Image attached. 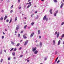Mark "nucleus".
<instances>
[{
  "mask_svg": "<svg viewBox=\"0 0 64 64\" xmlns=\"http://www.w3.org/2000/svg\"><path fill=\"white\" fill-rule=\"evenodd\" d=\"M23 37L24 39H26V38H27L26 37V36H25V35H24L23 36Z\"/></svg>",
  "mask_w": 64,
  "mask_h": 64,
  "instance_id": "nucleus-14",
  "label": "nucleus"
},
{
  "mask_svg": "<svg viewBox=\"0 0 64 64\" xmlns=\"http://www.w3.org/2000/svg\"><path fill=\"white\" fill-rule=\"evenodd\" d=\"M14 50V48H12L11 50H10V51L11 52L13 50Z\"/></svg>",
  "mask_w": 64,
  "mask_h": 64,
  "instance_id": "nucleus-27",
  "label": "nucleus"
},
{
  "mask_svg": "<svg viewBox=\"0 0 64 64\" xmlns=\"http://www.w3.org/2000/svg\"><path fill=\"white\" fill-rule=\"evenodd\" d=\"M12 12H13V10H11L10 11V13H12Z\"/></svg>",
  "mask_w": 64,
  "mask_h": 64,
  "instance_id": "nucleus-31",
  "label": "nucleus"
},
{
  "mask_svg": "<svg viewBox=\"0 0 64 64\" xmlns=\"http://www.w3.org/2000/svg\"><path fill=\"white\" fill-rule=\"evenodd\" d=\"M3 34H5V33H4V32H2Z\"/></svg>",
  "mask_w": 64,
  "mask_h": 64,
  "instance_id": "nucleus-48",
  "label": "nucleus"
},
{
  "mask_svg": "<svg viewBox=\"0 0 64 64\" xmlns=\"http://www.w3.org/2000/svg\"><path fill=\"white\" fill-rule=\"evenodd\" d=\"M18 37H20V34H18Z\"/></svg>",
  "mask_w": 64,
  "mask_h": 64,
  "instance_id": "nucleus-29",
  "label": "nucleus"
},
{
  "mask_svg": "<svg viewBox=\"0 0 64 64\" xmlns=\"http://www.w3.org/2000/svg\"><path fill=\"white\" fill-rule=\"evenodd\" d=\"M26 5L29 4L28 3H26Z\"/></svg>",
  "mask_w": 64,
  "mask_h": 64,
  "instance_id": "nucleus-57",
  "label": "nucleus"
},
{
  "mask_svg": "<svg viewBox=\"0 0 64 64\" xmlns=\"http://www.w3.org/2000/svg\"><path fill=\"white\" fill-rule=\"evenodd\" d=\"M36 46H37V47H38V46H39V45L38 44L36 45Z\"/></svg>",
  "mask_w": 64,
  "mask_h": 64,
  "instance_id": "nucleus-54",
  "label": "nucleus"
},
{
  "mask_svg": "<svg viewBox=\"0 0 64 64\" xmlns=\"http://www.w3.org/2000/svg\"><path fill=\"white\" fill-rule=\"evenodd\" d=\"M37 13V11H36L35 12V13L36 14Z\"/></svg>",
  "mask_w": 64,
  "mask_h": 64,
  "instance_id": "nucleus-53",
  "label": "nucleus"
},
{
  "mask_svg": "<svg viewBox=\"0 0 64 64\" xmlns=\"http://www.w3.org/2000/svg\"><path fill=\"white\" fill-rule=\"evenodd\" d=\"M7 18V16H6L4 18V20H6V19Z\"/></svg>",
  "mask_w": 64,
  "mask_h": 64,
  "instance_id": "nucleus-12",
  "label": "nucleus"
},
{
  "mask_svg": "<svg viewBox=\"0 0 64 64\" xmlns=\"http://www.w3.org/2000/svg\"><path fill=\"white\" fill-rule=\"evenodd\" d=\"M10 2V1L9 0H8V2Z\"/></svg>",
  "mask_w": 64,
  "mask_h": 64,
  "instance_id": "nucleus-59",
  "label": "nucleus"
},
{
  "mask_svg": "<svg viewBox=\"0 0 64 64\" xmlns=\"http://www.w3.org/2000/svg\"><path fill=\"white\" fill-rule=\"evenodd\" d=\"M46 20V21H48V18H46V15L43 18V20Z\"/></svg>",
  "mask_w": 64,
  "mask_h": 64,
  "instance_id": "nucleus-1",
  "label": "nucleus"
},
{
  "mask_svg": "<svg viewBox=\"0 0 64 64\" xmlns=\"http://www.w3.org/2000/svg\"><path fill=\"white\" fill-rule=\"evenodd\" d=\"M3 18V17H2L0 18V20H2Z\"/></svg>",
  "mask_w": 64,
  "mask_h": 64,
  "instance_id": "nucleus-26",
  "label": "nucleus"
},
{
  "mask_svg": "<svg viewBox=\"0 0 64 64\" xmlns=\"http://www.w3.org/2000/svg\"><path fill=\"white\" fill-rule=\"evenodd\" d=\"M34 33L32 32V33L30 35V37H32L33 36H34Z\"/></svg>",
  "mask_w": 64,
  "mask_h": 64,
  "instance_id": "nucleus-5",
  "label": "nucleus"
},
{
  "mask_svg": "<svg viewBox=\"0 0 64 64\" xmlns=\"http://www.w3.org/2000/svg\"><path fill=\"white\" fill-rule=\"evenodd\" d=\"M10 59H11V58H8V60H10Z\"/></svg>",
  "mask_w": 64,
  "mask_h": 64,
  "instance_id": "nucleus-35",
  "label": "nucleus"
},
{
  "mask_svg": "<svg viewBox=\"0 0 64 64\" xmlns=\"http://www.w3.org/2000/svg\"><path fill=\"white\" fill-rule=\"evenodd\" d=\"M2 51L0 52V55H1V54H2Z\"/></svg>",
  "mask_w": 64,
  "mask_h": 64,
  "instance_id": "nucleus-50",
  "label": "nucleus"
},
{
  "mask_svg": "<svg viewBox=\"0 0 64 64\" xmlns=\"http://www.w3.org/2000/svg\"><path fill=\"white\" fill-rule=\"evenodd\" d=\"M29 60H28L27 61V62H29Z\"/></svg>",
  "mask_w": 64,
  "mask_h": 64,
  "instance_id": "nucleus-58",
  "label": "nucleus"
},
{
  "mask_svg": "<svg viewBox=\"0 0 64 64\" xmlns=\"http://www.w3.org/2000/svg\"><path fill=\"white\" fill-rule=\"evenodd\" d=\"M23 31H21L20 33H23Z\"/></svg>",
  "mask_w": 64,
  "mask_h": 64,
  "instance_id": "nucleus-51",
  "label": "nucleus"
},
{
  "mask_svg": "<svg viewBox=\"0 0 64 64\" xmlns=\"http://www.w3.org/2000/svg\"><path fill=\"white\" fill-rule=\"evenodd\" d=\"M34 22H32L31 24V25H32V26H33V25H34Z\"/></svg>",
  "mask_w": 64,
  "mask_h": 64,
  "instance_id": "nucleus-20",
  "label": "nucleus"
},
{
  "mask_svg": "<svg viewBox=\"0 0 64 64\" xmlns=\"http://www.w3.org/2000/svg\"><path fill=\"white\" fill-rule=\"evenodd\" d=\"M58 11L56 10L54 14V16H55L56 17L57 16H56V14H57V13H58Z\"/></svg>",
  "mask_w": 64,
  "mask_h": 64,
  "instance_id": "nucleus-2",
  "label": "nucleus"
},
{
  "mask_svg": "<svg viewBox=\"0 0 64 64\" xmlns=\"http://www.w3.org/2000/svg\"><path fill=\"white\" fill-rule=\"evenodd\" d=\"M20 45V43H18V44L17 45H16V46L17 47H18V46H19Z\"/></svg>",
  "mask_w": 64,
  "mask_h": 64,
  "instance_id": "nucleus-15",
  "label": "nucleus"
},
{
  "mask_svg": "<svg viewBox=\"0 0 64 64\" xmlns=\"http://www.w3.org/2000/svg\"><path fill=\"white\" fill-rule=\"evenodd\" d=\"M28 40H27L25 42V43L24 44V45L25 46L27 44V43H28Z\"/></svg>",
  "mask_w": 64,
  "mask_h": 64,
  "instance_id": "nucleus-4",
  "label": "nucleus"
},
{
  "mask_svg": "<svg viewBox=\"0 0 64 64\" xmlns=\"http://www.w3.org/2000/svg\"><path fill=\"white\" fill-rule=\"evenodd\" d=\"M36 47H35L34 48H32V50L33 52H34V51H36Z\"/></svg>",
  "mask_w": 64,
  "mask_h": 64,
  "instance_id": "nucleus-3",
  "label": "nucleus"
},
{
  "mask_svg": "<svg viewBox=\"0 0 64 64\" xmlns=\"http://www.w3.org/2000/svg\"><path fill=\"white\" fill-rule=\"evenodd\" d=\"M57 32H56L54 34V35H57Z\"/></svg>",
  "mask_w": 64,
  "mask_h": 64,
  "instance_id": "nucleus-28",
  "label": "nucleus"
},
{
  "mask_svg": "<svg viewBox=\"0 0 64 64\" xmlns=\"http://www.w3.org/2000/svg\"><path fill=\"white\" fill-rule=\"evenodd\" d=\"M27 25H26L25 26H24V29H25V28H26V27H27Z\"/></svg>",
  "mask_w": 64,
  "mask_h": 64,
  "instance_id": "nucleus-25",
  "label": "nucleus"
},
{
  "mask_svg": "<svg viewBox=\"0 0 64 64\" xmlns=\"http://www.w3.org/2000/svg\"><path fill=\"white\" fill-rule=\"evenodd\" d=\"M37 41H38V40H36V41L35 42H37Z\"/></svg>",
  "mask_w": 64,
  "mask_h": 64,
  "instance_id": "nucleus-60",
  "label": "nucleus"
},
{
  "mask_svg": "<svg viewBox=\"0 0 64 64\" xmlns=\"http://www.w3.org/2000/svg\"><path fill=\"white\" fill-rule=\"evenodd\" d=\"M44 60H46L47 59V58H44Z\"/></svg>",
  "mask_w": 64,
  "mask_h": 64,
  "instance_id": "nucleus-34",
  "label": "nucleus"
},
{
  "mask_svg": "<svg viewBox=\"0 0 64 64\" xmlns=\"http://www.w3.org/2000/svg\"><path fill=\"white\" fill-rule=\"evenodd\" d=\"M17 26V27L16 28V30H18V29H19V26Z\"/></svg>",
  "mask_w": 64,
  "mask_h": 64,
  "instance_id": "nucleus-6",
  "label": "nucleus"
},
{
  "mask_svg": "<svg viewBox=\"0 0 64 64\" xmlns=\"http://www.w3.org/2000/svg\"><path fill=\"white\" fill-rule=\"evenodd\" d=\"M13 5H12L10 7V9H12V8H13Z\"/></svg>",
  "mask_w": 64,
  "mask_h": 64,
  "instance_id": "nucleus-33",
  "label": "nucleus"
},
{
  "mask_svg": "<svg viewBox=\"0 0 64 64\" xmlns=\"http://www.w3.org/2000/svg\"><path fill=\"white\" fill-rule=\"evenodd\" d=\"M16 50V48H15L14 50V51H15Z\"/></svg>",
  "mask_w": 64,
  "mask_h": 64,
  "instance_id": "nucleus-43",
  "label": "nucleus"
},
{
  "mask_svg": "<svg viewBox=\"0 0 64 64\" xmlns=\"http://www.w3.org/2000/svg\"><path fill=\"white\" fill-rule=\"evenodd\" d=\"M32 3V2H30L28 3V4H31Z\"/></svg>",
  "mask_w": 64,
  "mask_h": 64,
  "instance_id": "nucleus-39",
  "label": "nucleus"
},
{
  "mask_svg": "<svg viewBox=\"0 0 64 64\" xmlns=\"http://www.w3.org/2000/svg\"><path fill=\"white\" fill-rule=\"evenodd\" d=\"M38 18V16H37V17L35 18V19H37Z\"/></svg>",
  "mask_w": 64,
  "mask_h": 64,
  "instance_id": "nucleus-32",
  "label": "nucleus"
},
{
  "mask_svg": "<svg viewBox=\"0 0 64 64\" xmlns=\"http://www.w3.org/2000/svg\"><path fill=\"white\" fill-rule=\"evenodd\" d=\"M23 56V55H20V57H22V56Z\"/></svg>",
  "mask_w": 64,
  "mask_h": 64,
  "instance_id": "nucleus-41",
  "label": "nucleus"
},
{
  "mask_svg": "<svg viewBox=\"0 0 64 64\" xmlns=\"http://www.w3.org/2000/svg\"><path fill=\"white\" fill-rule=\"evenodd\" d=\"M15 33L16 34V33H17V32L16 31H15Z\"/></svg>",
  "mask_w": 64,
  "mask_h": 64,
  "instance_id": "nucleus-61",
  "label": "nucleus"
},
{
  "mask_svg": "<svg viewBox=\"0 0 64 64\" xmlns=\"http://www.w3.org/2000/svg\"><path fill=\"white\" fill-rule=\"evenodd\" d=\"M38 50H36L34 52V54H37L38 53Z\"/></svg>",
  "mask_w": 64,
  "mask_h": 64,
  "instance_id": "nucleus-13",
  "label": "nucleus"
},
{
  "mask_svg": "<svg viewBox=\"0 0 64 64\" xmlns=\"http://www.w3.org/2000/svg\"><path fill=\"white\" fill-rule=\"evenodd\" d=\"M64 37V34H62V35L61 36L62 38H63Z\"/></svg>",
  "mask_w": 64,
  "mask_h": 64,
  "instance_id": "nucleus-22",
  "label": "nucleus"
},
{
  "mask_svg": "<svg viewBox=\"0 0 64 64\" xmlns=\"http://www.w3.org/2000/svg\"><path fill=\"white\" fill-rule=\"evenodd\" d=\"M2 61H3V59H2L0 60L1 62H2Z\"/></svg>",
  "mask_w": 64,
  "mask_h": 64,
  "instance_id": "nucleus-38",
  "label": "nucleus"
},
{
  "mask_svg": "<svg viewBox=\"0 0 64 64\" xmlns=\"http://www.w3.org/2000/svg\"><path fill=\"white\" fill-rule=\"evenodd\" d=\"M30 1H31V0H28V2H29Z\"/></svg>",
  "mask_w": 64,
  "mask_h": 64,
  "instance_id": "nucleus-56",
  "label": "nucleus"
},
{
  "mask_svg": "<svg viewBox=\"0 0 64 64\" xmlns=\"http://www.w3.org/2000/svg\"><path fill=\"white\" fill-rule=\"evenodd\" d=\"M1 12H2V13H3V12H4V10H2L1 11Z\"/></svg>",
  "mask_w": 64,
  "mask_h": 64,
  "instance_id": "nucleus-44",
  "label": "nucleus"
},
{
  "mask_svg": "<svg viewBox=\"0 0 64 64\" xmlns=\"http://www.w3.org/2000/svg\"><path fill=\"white\" fill-rule=\"evenodd\" d=\"M17 17H16L15 18L14 21H17Z\"/></svg>",
  "mask_w": 64,
  "mask_h": 64,
  "instance_id": "nucleus-23",
  "label": "nucleus"
},
{
  "mask_svg": "<svg viewBox=\"0 0 64 64\" xmlns=\"http://www.w3.org/2000/svg\"><path fill=\"white\" fill-rule=\"evenodd\" d=\"M4 52H5V53H6V50H4Z\"/></svg>",
  "mask_w": 64,
  "mask_h": 64,
  "instance_id": "nucleus-52",
  "label": "nucleus"
},
{
  "mask_svg": "<svg viewBox=\"0 0 64 64\" xmlns=\"http://www.w3.org/2000/svg\"><path fill=\"white\" fill-rule=\"evenodd\" d=\"M22 40H20V42H22Z\"/></svg>",
  "mask_w": 64,
  "mask_h": 64,
  "instance_id": "nucleus-62",
  "label": "nucleus"
},
{
  "mask_svg": "<svg viewBox=\"0 0 64 64\" xmlns=\"http://www.w3.org/2000/svg\"><path fill=\"white\" fill-rule=\"evenodd\" d=\"M14 59H16V58L15 57H14Z\"/></svg>",
  "mask_w": 64,
  "mask_h": 64,
  "instance_id": "nucleus-55",
  "label": "nucleus"
},
{
  "mask_svg": "<svg viewBox=\"0 0 64 64\" xmlns=\"http://www.w3.org/2000/svg\"><path fill=\"white\" fill-rule=\"evenodd\" d=\"M40 34V30H39L38 31V34Z\"/></svg>",
  "mask_w": 64,
  "mask_h": 64,
  "instance_id": "nucleus-24",
  "label": "nucleus"
},
{
  "mask_svg": "<svg viewBox=\"0 0 64 64\" xmlns=\"http://www.w3.org/2000/svg\"><path fill=\"white\" fill-rule=\"evenodd\" d=\"M63 5H64V3H62L61 5L60 6V8H62V7H63Z\"/></svg>",
  "mask_w": 64,
  "mask_h": 64,
  "instance_id": "nucleus-10",
  "label": "nucleus"
},
{
  "mask_svg": "<svg viewBox=\"0 0 64 64\" xmlns=\"http://www.w3.org/2000/svg\"><path fill=\"white\" fill-rule=\"evenodd\" d=\"M59 62H60V60H58L57 62V63H59Z\"/></svg>",
  "mask_w": 64,
  "mask_h": 64,
  "instance_id": "nucleus-45",
  "label": "nucleus"
},
{
  "mask_svg": "<svg viewBox=\"0 0 64 64\" xmlns=\"http://www.w3.org/2000/svg\"><path fill=\"white\" fill-rule=\"evenodd\" d=\"M54 2H57V1L56 0H54Z\"/></svg>",
  "mask_w": 64,
  "mask_h": 64,
  "instance_id": "nucleus-36",
  "label": "nucleus"
},
{
  "mask_svg": "<svg viewBox=\"0 0 64 64\" xmlns=\"http://www.w3.org/2000/svg\"><path fill=\"white\" fill-rule=\"evenodd\" d=\"M61 42V41L60 40L58 42V45H59L60 44V42Z\"/></svg>",
  "mask_w": 64,
  "mask_h": 64,
  "instance_id": "nucleus-7",
  "label": "nucleus"
},
{
  "mask_svg": "<svg viewBox=\"0 0 64 64\" xmlns=\"http://www.w3.org/2000/svg\"><path fill=\"white\" fill-rule=\"evenodd\" d=\"M52 9H50V12L51 14H52Z\"/></svg>",
  "mask_w": 64,
  "mask_h": 64,
  "instance_id": "nucleus-11",
  "label": "nucleus"
},
{
  "mask_svg": "<svg viewBox=\"0 0 64 64\" xmlns=\"http://www.w3.org/2000/svg\"><path fill=\"white\" fill-rule=\"evenodd\" d=\"M6 21V22H9V20H7Z\"/></svg>",
  "mask_w": 64,
  "mask_h": 64,
  "instance_id": "nucleus-40",
  "label": "nucleus"
},
{
  "mask_svg": "<svg viewBox=\"0 0 64 64\" xmlns=\"http://www.w3.org/2000/svg\"><path fill=\"white\" fill-rule=\"evenodd\" d=\"M12 54L13 56H15V52H13Z\"/></svg>",
  "mask_w": 64,
  "mask_h": 64,
  "instance_id": "nucleus-17",
  "label": "nucleus"
},
{
  "mask_svg": "<svg viewBox=\"0 0 64 64\" xmlns=\"http://www.w3.org/2000/svg\"><path fill=\"white\" fill-rule=\"evenodd\" d=\"M64 22H62L61 24V25H64Z\"/></svg>",
  "mask_w": 64,
  "mask_h": 64,
  "instance_id": "nucleus-37",
  "label": "nucleus"
},
{
  "mask_svg": "<svg viewBox=\"0 0 64 64\" xmlns=\"http://www.w3.org/2000/svg\"><path fill=\"white\" fill-rule=\"evenodd\" d=\"M5 30L6 31H7V29H5Z\"/></svg>",
  "mask_w": 64,
  "mask_h": 64,
  "instance_id": "nucleus-63",
  "label": "nucleus"
},
{
  "mask_svg": "<svg viewBox=\"0 0 64 64\" xmlns=\"http://www.w3.org/2000/svg\"><path fill=\"white\" fill-rule=\"evenodd\" d=\"M22 49V48L21 47L20 48H19V50H21Z\"/></svg>",
  "mask_w": 64,
  "mask_h": 64,
  "instance_id": "nucleus-49",
  "label": "nucleus"
},
{
  "mask_svg": "<svg viewBox=\"0 0 64 64\" xmlns=\"http://www.w3.org/2000/svg\"><path fill=\"white\" fill-rule=\"evenodd\" d=\"M34 7H37V6H34Z\"/></svg>",
  "mask_w": 64,
  "mask_h": 64,
  "instance_id": "nucleus-64",
  "label": "nucleus"
},
{
  "mask_svg": "<svg viewBox=\"0 0 64 64\" xmlns=\"http://www.w3.org/2000/svg\"><path fill=\"white\" fill-rule=\"evenodd\" d=\"M58 57L56 59V60L55 61V62H56L57 61V60H58Z\"/></svg>",
  "mask_w": 64,
  "mask_h": 64,
  "instance_id": "nucleus-21",
  "label": "nucleus"
},
{
  "mask_svg": "<svg viewBox=\"0 0 64 64\" xmlns=\"http://www.w3.org/2000/svg\"><path fill=\"white\" fill-rule=\"evenodd\" d=\"M41 38V36H40L39 37V39H40Z\"/></svg>",
  "mask_w": 64,
  "mask_h": 64,
  "instance_id": "nucleus-42",
  "label": "nucleus"
},
{
  "mask_svg": "<svg viewBox=\"0 0 64 64\" xmlns=\"http://www.w3.org/2000/svg\"><path fill=\"white\" fill-rule=\"evenodd\" d=\"M42 42H40V47H42Z\"/></svg>",
  "mask_w": 64,
  "mask_h": 64,
  "instance_id": "nucleus-9",
  "label": "nucleus"
},
{
  "mask_svg": "<svg viewBox=\"0 0 64 64\" xmlns=\"http://www.w3.org/2000/svg\"><path fill=\"white\" fill-rule=\"evenodd\" d=\"M11 43L12 44V45H14V43L13 42H12V41H11Z\"/></svg>",
  "mask_w": 64,
  "mask_h": 64,
  "instance_id": "nucleus-19",
  "label": "nucleus"
},
{
  "mask_svg": "<svg viewBox=\"0 0 64 64\" xmlns=\"http://www.w3.org/2000/svg\"><path fill=\"white\" fill-rule=\"evenodd\" d=\"M32 6V4H30V5H28L27 7V8H29L30 6Z\"/></svg>",
  "mask_w": 64,
  "mask_h": 64,
  "instance_id": "nucleus-8",
  "label": "nucleus"
},
{
  "mask_svg": "<svg viewBox=\"0 0 64 64\" xmlns=\"http://www.w3.org/2000/svg\"><path fill=\"white\" fill-rule=\"evenodd\" d=\"M12 19L11 18L9 22V23H10L11 22H12Z\"/></svg>",
  "mask_w": 64,
  "mask_h": 64,
  "instance_id": "nucleus-30",
  "label": "nucleus"
},
{
  "mask_svg": "<svg viewBox=\"0 0 64 64\" xmlns=\"http://www.w3.org/2000/svg\"><path fill=\"white\" fill-rule=\"evenodd\" d=\"M18 3H20V0H18Z\"/></svg>",
  "mask_w": 64,
  "mask_h": 64,
  "instance_id": "nucleus-46",
  "label": "nucleus"
},
{
  "mask_svg": "<svg viewBox=\"0 0 64 64\" xmlns=\"http://www.w3.org/2000/svg\"><path fill=\"white\" fill-rule=\"evenodd\" d=\"M55 40H54L53 41V44H54H54H55Z\"/></svg>",
  "mask_w": 64,
  "mask_h": 64,
  "instance_id": "nucleus-16",
  "label": "nucleus"
},
{
  "mask_svg": "<svg viewBox=\"0 0 64 64\" xmlns=\"http://www.w3.org/2000/svg\"><path fill=\"white\" fill-rule=\"evenodd\" d=\"M59 34H58L56 35V37L57 38H58L59 37Z\"/></svg>",
  "mask_w": 64,
  "mask_h": 64,
  "instance_id": "nucleus-18",
  "label": "nucleus"
},
{
  "mask_svg": "<svg viewBox=\"0 0 64 64\" xmlns=\"http://www.w3.org/2000/svg\"><path fill=\"white\" fill-rule=\"evenodd\" d=\"M4 38V36H2V39Z\"/></svg>",
  "mask_w": 64,
  "mask_h": 64,
  "instance_id": "nucleus-47",
  "label": "nucleus"
}]
</instances>
